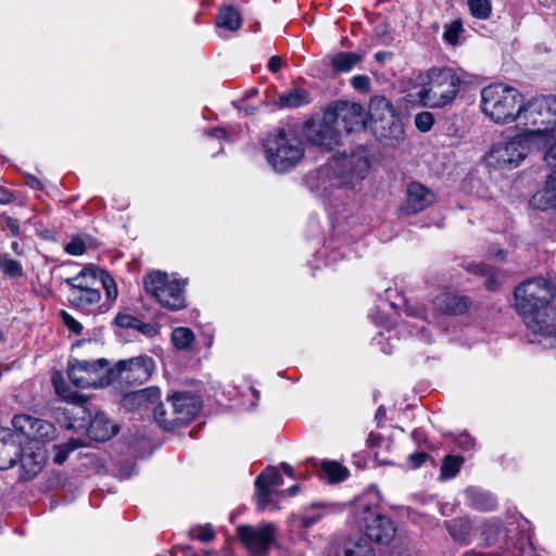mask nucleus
<instances>
[{"mask_svg": "<svg viewBox=\"0 0 556 556\" xmlns=\"http://www.w3.org/2000/svg\"><path fill=\"white\" fill-rule=\"evenodd\" d=\"M368 161L357 155L339 154L320 166L311 176V187L320 194H328L337 188H353L365 178Z\"/></svg>", "mask_w": 556, "mask_h": 556, "instance_id": "obj_1", "label": "nucleus"}, {"mask_svg": "<svg viewBox=\"0 0 556 556\" xmlns=\"http://www.w3.org/2000/svg\"><path fill=\"white\" fill-rule=\"evenodd\" d=\"M380 494L376 488L367 489L355 502V514L366 538L379 544H389L395 536L391 519L379 511Z\"/></svg>", "mask_w": 556, "mask_h": 556, "instance_id": "obj_2", "label": "nucleus"}, {"mask_svg": "<svg viewBox=\"0 0 556 556\" xmlns=\"http://www.w3.org/2000/svg\"><path fill=\"white\" fill-rule=\"evenodd\" d=\"M265 157L277 173H286L296 166L304 156V146L292 129L280 128L264 142Z\"/></svg>", "mask_w": 556, "mask_h": 556, "instance_id": "obj_3", "label": "nucleus"}, {"mask_svg": "<svg viewBox=\"0 0 556 556\" xmlns=\"http://www.w3.org/2000/svg\"><path fill=\"white\" fill-rule=\"evenodd\" d=\"M522 94L514 87L493 84L481 91V109L492 121L500 124L517 123Z\"/></svg>", "mask_w": 556, "mask_h": 556, "instance_id": "obj_4", "label": "nucleus"}, {"mask_svg": "<svg viewBox=\"0 0 556 556\" xmlns=\"http://www.w3.org/2000/svg\"><path fill=\"white\" fill-rule=\"evenodd\" d=\"M462 79L451 67H432L427 72V83L417 92L422 105L443 108L456 98Z\"/></svg>", "mask_w": 556, "mask_h": 556, "instance_id": "obj_5", "label": "nucleus"}, {"mask_svg": "<svg viewBox=\"0 0 556 556\" xmlns=\"http://www.w3.org/2000/svg\"><path fill=\"white\" fill-rule=\"evenodd\" d=\"M143 283L146 291L153 296L162 307L169 311H179L187 306L185 296L187 280L169 276L165 271L155 270L144 277Z\"/></svg>", "mask_w": 556, "mask_h": 556, "instance_id": "obj_6", "label": "nucleus"}, {"mask_svg": "<svg viewBox=\"0 0 556 556\" xmlns=\"http://www.w3.org/2000/svg\"><path fill=\"white\" fill-rule=\"evenodd\" d=\"M555 296V283L542 276L526 279L515 289L516 307L523 317L552 306Z\"/></svg>", "mask_w": 556, "mask_h": 556, "instance_id": "obj_7", "label": "nucleus"}, {"mask_svg": "<svg viewBox=\"0 0 556 556\" xmlns=\"http://www.w3.org/2000/svg\"><path fill=\"white\" fill-rule=\"evenodd\" d=\"M368 116L370 127L377 138L403 139V126L395 114V110L390 100L383 96H374L369 101Z\"/></svg>", "mask_w": 556, "mask_h": 556, "instance_id": "obj_8", "label": "nucleus"}, {"mask_svg": "<svg viewBox=\"0 0 556 556\" xmlns=\"http://www.w3.org/2000/svg\"><path fill=\"white\" fill-rule=\"evenodd\" d=\"M172 408V417H166L167 408L164 404H157L153 408L155 421L164 430L170 431L190 421L200 410V404L195 396L189 393H175L168 404Z\"/></svg>", "mask_w": 556, "mask_h": 556, "instance_id": "obj_9", "label": "nucleus"}, {"mask_svg": "<svg viewBox=\"0 0 556 556\" xmlns=\"http://www.w3.org/2000/svg\"><path fill=\"white\" fill-rule=\"evenodd\" d=\"M67 376L77 388H103L112 383L111 367L104 358L96 361H70Z\"/></svg>", "mask_w": 556, "mask_h": 556, "instance_id": "obj_10", "label": "nucleus"}, {"mask_svg": "<svg viewBox=\"0 0 556 556\" xmlns=\"http://www.w3.org/2000/svg\"><path fill=\"white\" fill-rule=\"evenodd\" d=\"M528 138L522 135L495 142L485 155L489 167L511 169L517 167L528 154Z\"/></svg>", "mask_w": 556, "mask_h": 556, "instance_id": "obj_11", "label": "nucleus"}, {"mask_svg": "<svg viewBox=\"0 0 556 556\" xmlns=\"http://www.w3.org/2000/svg\"><path fill=\"white\" fill-rule=\"evenodd\" d=\"M154 367L153 359L147 355L118 361L111 368L112 383L117 381L127 384H142L151 378Z\"/></svg>", "mask_w": 556, "mask_h": 556, "instance_id": "obj_12", "label": "nucleus"}, {"mask_svg": "<svg viewBox=\"0 0 556 556\" xmlns=\"http://www.w3.org/2000/svg\"><path fill=\"white\" fill-rule=\"evenodd\" d=\"M327 119H332L341 134L358 131L366 126V114L364 108L356 103L340 100L331 103L326 110Z\"/></svg>", "mask_w": 556, "mask_h": 556, "instance_id": "obj_13", "label": "nucleus"}, {"mask_svg": "<svg viewBox=\"0 0 556 556\" xmlns=\"http://www.w3.org/2000/svg\"><path fill=\"white\" fill-rule=\"evenodd\" d=\"M539 97L521 104L517 115V126L522 129V136L530 140L532 137H545L553 130L547 124V115L544 113Z\"/></svg>", "mask_w": 556, "mask_h": 556, "instance_id": "obj_14", "label": "nucleus"}, {"mask_svg": "<svg viewBox=\"0 0 556 556\" xmlns=\"http://www.w3.org/2000/svg\"><path fill=\"white\" fill-rule=\"evenodd\" d=\"M241 544L252 554L265 555L276 539V527L271 522L257 526L241 525L236 529Z\"/></svg>", "mask_w": 556, "mask_h": 556, "instance_id": "obj_15", "label": "nucleus"}, {"mask_svg": "<svg viewBox=\"0 0 556 556\" xmlns=\"http://www.w3.org/2000/svg\"><path fill=\"white\" fill-rule=\"evenodd\" d=\"M304 131L308 142L321 149L332 150L341 143V128L337 127L332 119H327L326 111L321 121H307L304 124Z\"/></svg>", "mask_w": 556, "mask_h": 556, "instance_id": "obj_16", "label": "nucleus"}, {"mask_svg": "<svg viewBox=\"0 0 556 556\" xmlns=\"http://www.w3.org/2000/svg\"><path fill=\"white\" fill-rule=\"evenodd\" d=\"M523 318L532 333L542 337L546 345L556 344V307L548 306Z\"/></svg>", "mask_w": 556, "mask_h": 556, "instance_id": "obj_17", "label": "nucleus"}, {"mask_svg": "<svg viewBox=\"0 0 556 556\" xmlns=\"http://www.w3.org/2000/svg\"><path fill=\"white\" fill-rule=\"evenodd\" d=\"M255 498L258 507L264 509L271 501L275 488L283 484V479L275 467H267L255 479Z\"/></svg>", "mask_w": 556, "mask_h": 556, "instance_id": "obj_18", "label": "nucleus"}, {"mask_svg": "<svg viewBox=\"0 0 556 556\" xmlns=\"http://www.w3.org/2000/svg\"><path fill=\"white\" fill-rule=\"evenodd\" d=\"M21 479L30 480L40 472L45 463V453L37 444L29 443L18 452Z\"/></svg>", "mask_w": 556, "mask_h": 556, "instance_id": "obj_19", "label": "nucleus"}, {"mask_svg": "<svg viewBox=\"0 0 556 556\" xmlns=\"http://www.w3.org/2000/svg\"><path fill=\"white\" fill-rule=\"evenodd\" d=\"M435 199L432 190L419 182H410L407 186L406 203L401 211L407 215L419 213L434 203Z\"/></svg>", "mask_w": 556, "mask_h": 556, "instance_id": "obj_20", "label": "nucleus"}, {"mask_svg": "<svg viewBox=\"0 0 556 556\" xmlns=\"http://www.w3.org/2000/svg\"><path fill=\"white\" fill-rule=\"evenodd\" d=\"M71 305L88 313H104L109 311V305L101 304V292L99 287L87 290L68 291L67 296Z\"/></svg>", "mask_w": 556, "mask_h": 556, "instance_id": "obj_21", "label": "nucleus"}, {"mask_svg": "<svg viewBox=\"0 0 556 556\" xmlns=\"http://www.w3.org/2000/svg\"><path fill=\"white\" fill-rule=\"evenodd\" d=\"M433 304L442 314L460 315L468 311L470 301L465 295L444 291L435 296Z\"/></svg>", "mask_w": 556, "mask_h": 556, "instance_id": "obj_22", "label": "nucleus"}, {"mask_svg": "<svg viewBox=\"0 0 556 556\" xmlns=\"http://www.w3.org/2000/svg\"><path fill=\"white\" fill-rule=\"evenodd\" d=\"M450 535L458 543L468 544L478 535V520L471 521L466 517L445 521Z\"/></svg>", "mask_w": 556, "mask_h": 556, "instance_id": "obj_23", "label": "nucleus"}, {"mask_svg": "<svg viewBox=\"0 0 556 556\" xmlns=\"http://www.w3.org/2000/svg\"><path fill=\"white\" fill-rule=\"evenodd\" d=\"M118 431V427L104 413H97L88 427V434L94 441H108Z\"/></svg>", "mask_w": 556, "mask_h": 556, "instance_id": "obj_24", "label": "nucleus"}, {"mask_svg": "<svg viewBox=\"0 0 556 556\" xmlns=\"http://www.w3.org/2000/svg\"><path fill=\"white\" fill-rule=\"evenodd\" d=\"M101 271L102 269L97 267H85L75 277L66 278L65 283L70 287L68 291L98 287Z\"/></svg>", "mask_w": 556, "mask_h": 556, "instance_id": "obj_25", "label": "nucleus"}, {"mask_svg": "<svg viewBox=\"0 0 556 556\" xmlns=\"http://www.w3.org/2000/svg\"><path fill=\"white\" fill-rule=\"evenodd\" d=\"M20 450L10 434L0 432V470H7L16 464Z\"/></svg>", "mask_w": 556, "mask_h": 556, "instance_id": "obj_26", "label": "nucleus"}, {"mask_svg": "<svg viewBox=\"0 0 556 556\" xmlns=\"http://www.w3.org/2000/svg\"><path fill=\"white\" fill-rule=\"evenodd\" d=\"M466 498L471 508L481 511L494 510L497 505L495 497L491 493L473 486L466 490Z\"/></svg>", "mask_w": 556, "mask_h": 556, "instance_id": "obj_27", "label": "nucleus"}, {"mask_svg": "<svg viewBox=\"0 0 556 556\" xmlns=\"http://www.w3.org/2000/svg\"><path fill=\"white\" fill-rule=\"evenodd\" d=\"M533 200L541 210L556 208V169L548 175L544 189Z\"/></svg>", "mask_w": 556, "mask_h": 556, "instance_id": "obj_28", "label": "nucleus"}, {"mask_svg": "<svg viewBox=\"0 0 556 556\" xmlns=\"http://www.w3.org/2000/svg\"><path fill=\"white\" fill-rule=\"evenodd\" d=\"M241 16L231 5H224L216 16V26L229 31H236L241 27Z\"/></svg>", "mask_w": 556, "mask_h": 556, "instance_id": "obj_29", "label": "nucleus"}, {"mask_svg": "<svg viewBox=\"0 0 556 556\" xmlns=\"http://www.w3.org/2000/svg\"><path fill=\"white\" fill-rule=\"evenodd\" d=\"M503 532L504 528L497 518L478 520V534L486 544L496 542Z\"/></svg>", "mask_w": 556, "mask_h": 556, "instance_id": "obj_30", "label": "nucleus"}, {"mask_svg": "<svg viewBox=\"0 0 556 556\" xmlns=\"http://www.w3.org/2000/svg\"><path fill=\"white\" fill-rule=\"evenodd\" d=\"M311 102L309 93L304 89H292L278 97L276 104L281 109H294Z\"/></svg>", "mask_w": 556, "mask_h": 556, "instance_id": "obj_31", "label": "nucleus"}, {"mask_svg": "<svg viewBox=\"0 0 556 556\" xmlns=\"http://www.w3.org/2000/svg\"><path fill=\"white\" fill-rule=\"evenodd\" d=\"M362 61V56L355 52H338L331 58V65L334 71L350 72Z\"/></svg>", "mask_w": 556, "mask_h": 556, "instance_id": "obj_32", "label": "nucleus"}, {"mask_svg": "<svg viewBox=\"0 0 556 556\" xmlns=\"http://www.w3.org/2000/svg\"><path fill=\"white\" fill-rule=\"evenodd\" d=\"M38 418L28 414L15 415L12 419L13 428L31 441Z\"/></svg>", "mask_w": 556, "mask_h": 556, "instance_id": "obj_33", "label": "nucleus"}, {"mask_svg": "<svg viewBox=\"0 0 556 556\" xmlns=\"http://www.w3.org/2000/svg\"><path fill=\"white\" fill-rule=\"evenodd\" d=\"M172 342L178 350H188L194 342V333L190 328L177 327L172 332Z\"/></svg>", "mask_w": 556, "mask_h": 556, "instance_id": "obj_34", "label": "nucleus"}, {"mask_svg": "<svg viewBox=\"0 0 556 556\" xmlns=\"http://www.w3.org/2000/svg\"><path fill=\"white\" fill-rule=\"evenodd\" d=\"M321 469L331 483L341 482L348 477V470L336 462L324 460Z\"/></svg>", "mask_w": 556, "mask_h": 556, "instance_id": "obj_35", "label": "nucleus"}, {"mask_svg": "<svg viewBox=\"0 0 556 556\" xmlns=\"http://www.w3.org/2000/svg\"><path fill=\"white\" fill-rule=\"evenodd\" d=\"M83 445L78 439H70L67 442L54 445V463L62 465L68 455Z\"/></svg>", "mask_w": 556, "mask_h": 556, "instance_id": "obj_36", "label": "nucleus"}, {"mask_svg": "<svg viewBox=\"0 0 556 556\" xmlns=\"http://www.w3.org/2000/svg\"><path fill=\"white\" fill-rule=\"evenodd\" d=\"M98 287L99 289L103 288L105 290L106 302L104 304L109 305L110 308L111 304L116 300L118 292L114 279L105 270H102L100 273V280Z\"/></svg>", "mask_w": 556, "mask_h": 556, "instance_id": "obj_37", "label": "nucleus"}, {"mask_svg": "<svg viewBox=\"0 0 556 556\" xmlns=\"http://www.w3.org/2000/svg\"><path fill=\"white\" fill-rule=\"evenodd\" d=\"M463 463L464 458L460 456H445L441 466V477L443 479H452L456 477L457 473L459 472Z\"/></svg>", "mask_w": 556, "mask_h": 556, "instance_id": "obj_38", "label": "nucleus"}, {"mask_svg": "<svg viewBox=\"0 0 556 556\" xmlns=\"http://www.w3.org/2000/svg\"><path fill=\"white\" fill-rule=\"evenodd\" d=\"M54 432H55V428L51 422L38 418V421H37L36 428H35V433L31 438V443L35 441L38 442V441L50 440L54 437Z\"/></svg>", "mask_w": 556, "mask_h": 556, "instance_id": "obj_39", "label": "nucleus"}, {"mask_svg": "<svg viewBox=\"0 0 556 556\" xmlns=\"http://www.w3.org/2000/svg\"><path fill=\"white\" fill-rule=\"evenodd\" d=\"M0 269L9 277H22L23 267L18 261L10 258L7 254L0 256Z\"/></svg>", "mask_w": 556, "mask_h": 556, "instance_id": "obj_40", "label": "nucleus"}, {"mask_svg": "<svg viewBox=\"0 0 556 556\" xmlns=\"http://www.w3.org/2000/svg\"><path fill=\"white\" fill-rule=\"evenodd\" d=\"M469 10L475 17L485 20L491 14V3L489 0H467Z\"/></svg>", "mask_w": 556, "mask_h": 556, "instance_id": "obj_41", "label": "nucleus"}, {"mask_svg": "<svg viewBox=\"0 0 556 556\" xmlns=\"http://www.w3.org/2000/svg\"><path fill=\"white\" fill-rule=\"evenodd\" d=\"M539 99L542 106H545L543 110L547 115V124L554 129L556 126V96H542Z\"/></svg>", "mask_w": 556, "mask_h": 556, "instance_id": "obj_42", "label": "nucleus"}, {"mask_svg": "<svg viewBox=\"0 0 556 556\" xmlns=\"http://www.w3.org/2000/svg\"><path fill=\"white\" fill-rule=\"evenodd\" d=\"M345 556H374V549L367 540L359 539L344 549Z\"/></svg>", "mask_w": 556, "mask_h": 556, "instance_id": "obj_43", "label": "nucleus"}, {"mask_svg": "<svg viewBox=\"0 0 556 556\" xmlns=\"http://www.w3.org/2000/svg\"><path fill=\"white\" fill-rule=\"evenodd\" d=\"M161 396V391L156 387H150L146 389H141L137 391V395L132 396V399H141V402L144 407L148 405L154 404L159 401Z\"/></svg>", "mask_w": 556, "mask_h": 556, "instance_id": "obj_44", "label": "nucleus"}, {"mask_svg": "<svg viewBox=\"0 0 556 556\" xmlns=\"http://www.w3.org/2000/svg\"><path fill=\"white\" fill-rule=\"evenodd\" d=\"M463 31V24L460 21H453L451 24L445 26L443 33V39L451 46H456L458 43V37Z\"/></svg>", "mask_w": 556, "mask_h": 556, "instance_id": "obj_45", "label": "nucleus"}, {"mask_svg": "<svg viewBox=\"0 0 556 556\" xmlns=\"http://www.w3.org/2000/svg\"><path fill=\"white\" fill-rule=\"evenodd\" d=\"M52 383L56 394L66 401H75L76 393L73 392L65 383L60 374L52 377Z\"/></svg>", "mask_w": 556, "mask_h": 556, "instance_id": "obj_46", "label": "nucleus"}, {"mask_svg": "<svg viewBox=\"0 0 556 556\" xmlns=\"http://www.w3.org/2000/svg\"><path fill=\"white\" fill-rule=\"evenodd\" d=\"M189 535L192 539H198L199 541L203 543L211 542L215 539V533L212 529V526L206 523L203 526H199L195 529H191L189 531Z\"/></svg>", "mask_w": 556, "mask_h": 556, "instance_id": "obj_47", "label": "nucleus"}, {"mask_svg": "<svg viewBox=\"0 0 556 556\" xmlns=\"http://www.w3.org/2000/svg\"><path fill=\"white\" fill-rule=\"evenodd\" d=\"M434 117L430 112H420L415 116V125L418 130L427 132L431 129Z\"/></svg>", "mask_w": 556, "mask_h": 556, "instance_id": "obj_48", "label": "nucleus"}, {"mask_svg": "<svg viewBox=\"0 0 556 556\" xmlns=\"http://www.w3.org/2000/svg\"><path fill=\"white\" fill-rule=\"evenodd\" d=\"M116 326L121 328H137L140 325V319L129 314H117L115 317Z\"/></svg>", "mask_w": 556, "mask_h": 556, "instance_id": "obj_49", "label": "nucleus"}, {"mask_svg": "<svg viewBox=\"0 0 556 556\" xmlns=\"http://www.w3.org/2000/svg\"><path fill=\"white\" fill-rule=\"evenodd\" d=\"M60 316L62 318L63 324L67 327V329L75 333L80 334L83 331V326L79 321H77L72 315H70L65 311H61Z\"/></svg>", "mask_w": 556, "mask_h": 556, "instance_id": "obj_50", "label": "nucleus"}, {"mask_svg": "<svg viewBox=\"0 0 556 556\" xmlns=\"http://www.w3.org/2000/svg\"><path fill=\"white\" fill-rule=\"evenodd\" d=\"M0 220L4 222L5 227L9 229L12 236L21 237V225L18 219L8 215L7 213L0 214Z\"/></svg>", "mask_w": 556, "mask_h": 556, "instance_id": "obj_51", "label": "nucleus"}, {"mask_svg": "<svg viewBox=\"0 0 556 556\" xmlns=\"http://www.w3.org/2000/svg\"><path fill=\"white\" fill-rule=\"evenodd\" d=\"M85 251L86 244L80 238H74L65 245V252L71 255H81Z\"/></svg>", "mask_w": 556, "mask_h": 556, "instance_id": "obj_52", "label": "nucleus"}, {"mask_svg": "<svg viewBox=\"0 0 556 556\" xmlns=\"http://www.w3.org/2000/svg\"><path fill=\"white\" fill-rule=\"evenodd\" d=\"M351 85L355 90L368 92L370 89V79L367 75H356L351 79Z\"/></svg>", "mask_w": 556, "mask_h": 556, "instance_id": "obj_53", "label": "nucleus"}, {"mask_svg": "<svg viewBox=\"0 0 556 556\" xmlns=\"http://www.w3.org/2000/svg\"><path fill=\"white\" fill-rule=\"evenodd\" d=\"M137 395V391L135 392H130L126 395H124L123 400H122V405L127 408V409H141V408H144L142 402H141V399L139 400H135L132 399V396Z\"/></svg>", "mask_w": 556, "mask_h": 556, "instance_id": "obj_54", "label": "nucleus"}, {"mask_svg": "<svg viewBox=\"0 0 556 556\" xmlns=\"http://www.w3.org/2000/svg\"><path fill=\"white\" fill-rule=\"evenodd\" d=\"M323 517V515L320 513H315V514H312V515H308V514H304L300 517V523L303 528H309L311 526H313L315 522H317L318 520H320Z\"/></svg>", "mask_w": 556, "mask_h": 556, "instance_id": "obj_55", "label": "nucleus"}, {"mask_svg": "<svg viewBox=\"0 0 556 556\" xmlns=\"http://www.w3.org/2000/svg\"><path fill=\"white\" fill-rule=\"evenodd\" d=\"M15 200V194L12 190L0 186V204L5 205L10 204Z\"/></svg>", "mask_w": 556, "mask_h": 556, "instance_id": "obj_56", "label": "nucleus"}, {"mask_svg": "<svg viewBox=\"0 0 556 556\" xmlns=\"http://www.w3.org/2000/svg\"><path fill=\"white\" fill-rule=\"evenodd\" d=\"M455 443L458 447L464 450H470L473 446V441L468 433H462L456 440Z\"/></svg>", "mask_w": 556, "mask_h": 556, "instance_id": "obj_57", "label": "nucleus"}, {"mask_svg": "<svg viewBox=\"0 0 556 556\" xmlns=\"http://www.w3.org/2000/svg\"><path fill=\"white\" fill-rule=\"evenodd\" d=\"M427 457V453L416 452L409 456V460L414 468H418L426 462Z\"/></svg>", "mask_w": 556, "mask_h": 556, "instance_id": "obj_58", "label": "nucleus"}, {"mask_svg": "<svg viewBox=\"0 0 556 556\" xmlns=\"http://www.w3.org/2000/svg\"><path fill=\"white\" fill-rule=\"evenodd\" d=\"M136 329L149 337H153L157 333V330L153 325L143 323L142 320H140V325H138Z\"/></svg>", "mask_w": 556, "mask_h": 556, "instance_id": "obj_59", "label": "nucleus"}, {"mask_svg": "<svg viewBox=\"0 0 556 556\" xmlns=\"http://www.w3.org/2000/svg\"><path fill=\"white\" fill-rule=\"evenodd\" d=\"M281 65H282V60H281V58H279L278 55H273V56L269 59V62H268V68H269L273 73H277V72L281 68Z\"/></svg>", "mask_w": 556, "mask_h": 556, "instance_id": "obj_60", "label": "nucleus"}, {"mask_svg": "<svg viewBox=\"0 0 556 556\" xmlns=\"http://www.w3.org/2000/svg\"><path fill=\"white\" fill-rule=\"evenodd\" d=\"M391 56H392V53L387 52V51L377 52L375 54V59L380 63L386 62L387 60L391 59Z\"/></svg>", "mask_w": 556, "mask_h": 556, "instance_id": "obj_61", "label": "nucleus"}, {"mask_svg": "<svg viewBox=\"0 0 556 556\" xmlns=\"http://www.w3.org/2000/svg\"><path fill=\"white\" fill-rule=\"evenodd\" d=\"M27 185L33 189H40L42 187L40 180L34 176H28Z\"/></svg>", "mask_w": 556, "mask_h": 556, "instance_id": "obj_62", "label": "nucleus"}, {"mask_svg": "<svg viewBox=\"0 0 556 556\" xmlns=\"http://www.w3.org/2000/svg\"><path fill=\"white\" fill-rule=\"evenodd\" d=\"M210 136L216 137V138H225L226 131L223 128H214L210 132H207Z\"/></svg>", "mask_w": 556, "mask_h": 556, "instance_id": "obj_63", "label": "nucleus"}, {"mask_svg": "<svg viewBox=\"0 0 556 556\" xmlns=\"http://www.w3.org/2000/svg\"><path fill=\"white\" fill-rule=\"evenodd\" d=\"M280 466H281V468H282L283 472H285L287 476H289V477H294L293 468H292L289 464H287V463H281V464H280Z\"/></svg>", "mask_w": 556, "mask_h": 556, "instance_id": "obj_64", "label": "nucleus"}]
</instances>
